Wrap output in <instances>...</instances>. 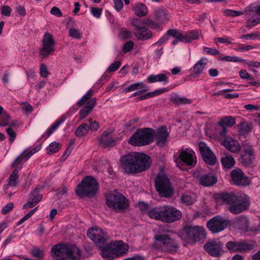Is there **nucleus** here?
<instances>
[{
    "mask_svg": "<svg viewBox=\"0 0 260 260\" xmlns=\"http://www.w3.org/2000/svg\"><path fill=\"white\" fill-rule=\"evenodd\" d=\"M91 14L96 18H100L102 15L103 9L102 8H97L95 7L90 8Z\"/></svg>",
    "mask_w": 260,
    "mask_h": 260,
    "instance_id": "nucleus-61",
    "label": "nucleus"
},
{
    "mask_svg": "<svg viewBox=\"0 0 260 260\" xmlns=\"http://www.w3.org/2000/svg\"><path fill=\"white\" fill-rule=\"evenodd\" d=\"M12 9L9 6H4L2 7L1 13L2 15L9 17L11 15Z\"/></svg>",
    "mask_w": 260,
    "mask_h": 260,
    "instance_id": "nucleus-64",
    "label": "nucleus"
},
{
    "mask_svg": "<svg viewBox=\"0 0 260 260\" xmlns=\"http://www.w3.org/2000/svg\"><path fill=\"white\" fill-rule=\"evenodd\" d=\"M89 129V125L87 123H82L76 129L75 134L79 138L85 136Z\"/></svg>",
    "mask_w": 260,
    "mask_h": 260,
    "instance_id": "nucleus-37",
    "label": "nucleus"
},
{
    "mask_svg": "<svg viewBox=\"0 0 260 260\" xmlns=\"http://www.w3.org/2000/svg\"><path fill=\"white\" fill-rule=\"evenodd\" d=\"M170 101L175 105L190 104L192 103L191 100L185 97H180L177 94L174 95L170 98Z\"/></svg>",
    "mask_w": 260,
    "mask_h": 260,
    "instance_id": "nucleus-34",
    "label": "nucleus"
},
{
    "mask_svg": "<svg viewBox=\"0 0 260 260\" xmlns=\"http://www.w3.org/2000/svg\"><path fill=\"white\" fill-rule=\"evenodd\" d=\"M242 154L254 155L253 146L248 143L243 144Z\"/></svg>",
    "mask_w": 260,
    "mask_h": 260,
    "instance_id": "nucleus-50",
    "label": "nucleus"
},
{
    "mask_svg": "<svg viewBox=\"0 0 260 260\" xmlns=\"http://www.w3.org/2000/svg\"><path fill=\"white\" fill-rule=\"evenodd\" d=\"M244 13H245V11H238L230 9H226L223 11V14L225 16H230L232 17L239 16Z\"/></svg>",
    "mask_w": 260,
    "mask_h": 260,
    "instance_id": "nucleus-49",
    "label": "nucleus"
},
{
    "mask_svg": "<svg viewBox=\"0 0 260 260\" xmlns=\"http://www.w3.org/2000/svg\"><path fill=\"white\" fill-rule=\"evenodd\" d=\"M232 183L238 186H245L249 185L250 180L245 175L243 172L239 168L232 170L230 173Z\"/></svg>",
    "mask_w": 260,
    "mask_h": 260,
    "instance_id": "nucleus-17",
    "label": "nucleus"
},
{
    "mask_svg": "<svg viewBox=\"0 0 260 260\" xmlns=\"http://www.w3.org/2000/svg\"><path fill=\"white\" fill-rule=\"evenodd\" d=\"M172 231L159 230L154 236L153 247L155 249L171 253L178 249V244L173 237Z\"/></svg>",
    "mask_w": 260,
    "mask_h": 260,
    "instance_id": "nucleus-4",
    "label": "nucleus"
},
{
    "mask_svg": "<svg viewBox=\"0 0 260 260\" xmlns=\"http://www.w3.org/2000/svg\"><path fill=\"white\" fill-rule=\"evenodd\" d=\"M99 184L95 179L91 176H87L77 186L76 192L80 198L85 196L93 197L97 192Z\"/></svg>",
    "mask_w": 260,
    "mask_h": 260,
    "instance_id": "nucleus-6",
    "label": "nucleus"
},
{
    "mask_svg": "<svg viewBox=\"0 0 260 260\" xmlns=\"http://www.w3.org/2000/svg\"><path fill=\"white\" fill-rule=\"evenodd\" d=\"M10 116L8 113L4 111L0 118V126L3 127L10 124Z\"/></svg>",
    "mask_w": 260,
    "mask_h": 260,
    "instance_id": "nucleus-47",
    "label": "nucleus"
},
{
    "mask_svg": "<svg viewBox=\"0 0 260 260\" xmlns=\"http://www.w3.org/2000/svg\"><path fill=\"white\" fill-rule=\"evenodd\" d=\"M221 60L225 61H233V62H245V60L240 58L237 56H224L220 59Z\"/></svg>",
    "mask_w": 260,
    "mask_h": 260,
    "instance_id": "nucleus-54",
    "label": "nucleus"
},
{
    "mask_svg": "<svg viewBox=\"0 0 260 260\" xmlns=\"http://www.w3.org/2000/svg\"><path fill=\"white\" fill-rule=\"evenodd\" d=\"M251 124L250 123L243 121L241 122L239 125V131L241 134H245L250 132L251 131Z\"/></svg>",
    "mask_w": 260,
    "mask_h": 260,
    "instance_id": "nucleus-40",
    "label": "nucleus"
},
{
    "mask_svg": "<svg viewBox=\"0 0 260 260\" xmlns=\"http://www.w3.org/2000/svg\"><path fill=\"white\" fill-rule=\"evenodd\" d=\"M207 64V59L202 58L191 69V74L189 75V77L190 78L198 77L202 73Z\"/></svg>",
    "mask_w": 260,
    "mask_h": 260,
    "instance_id": "nucleus-25",
    "label": "nucleus"
},
{
    "mask_svg": "<svg viewBox=\"0 0 260 260\" xmlns=\"http://www.w3.org/2000/svg\"><path fill=\"white\" fill-rule=\"evenodd\" d=\"M134 35L138 39L140 40H146L152 37L151 31L145 26L138 31H135Z\"/></svg>",
    "mask_w": 260,
    "mask_h": 260,
    "instance_id": "nucleus-30",
    "label": "nucleus"
},
{
    "mask_svg": "<svg viewBox=\"0 0 260 260\" xmlns=\"http://www.w3.org/2000/svg\"><path fill=\"white\" fill-rule=\"evenodd\" d=\"M236 222L239 224H241L244 226H247L248 224V220L246 216H241L236 219Z\"/></svg>",
    "mask_w": 260,
    "mask_h": 260,
    "instance_id": "nucleus-59",
    "label": "nucleus"
},
{
    "mask_svg": "<svg viewBox=\"0 0 260 260\" xmlns=\"http://www.w3.org/2000/svg\"><path fill=\"white\" fill-rule=\"evenodd\" d=\"M203 51L208 54L212 55H219L220 54V52L218 50L207 47H203Z\"/></svg>",
    "mask_w": 260,
    "mask_h": 260,
    "instance_id": "nucleus-62",
    "label": "nucleus"
},
{
    "mask_svg": "<svg viewBox=\"0 0 260 260\" xmlns=\"http://www.w3.org/2000/svg\"><path fill=\"white\" fill-rule=\"evenodd\" d=\"M31 255L38 258H42L44 256V252L39 248H33L31 250Z\"/></svg>",
    "mask_w": 260,
    "mask_h": 260,
    "instance_id": "nucleus-56",
    "label": "nucleus"
},
{
    "mask_svg": "<svg viewBox=\"0 0 260 260\" xmlns=\"http://www.w3.org/2000/svg\"><path fill=\"white\" fill-rule=\"evenodd\" d=\"M121 168L127 174L140 173L148 169L151 165L150 157L143 153L132 152L121 157Z\"/></svg>",
    "mask_w": 260,
    "mask_h": 260,
    "instance_id": "nucleus-1",
    "label": "nucleus"
},
{
    "mask_svg": "<svg viewBox=\"0 0 260 260\" xmlns=\"http://www.w3.org/2000/svg\"><path fill=\"white\" fill-rule=\"evenodd\" d=\"M204 248L209 255L215 257L220 256L224 253L222 243L217 240L206 242L204 245Z\"/></svg>",
    "mask_w": 260,
    "mask_h": 260,
    "instance_id": "nucleus-14",
    "label": "nucleus"
},
{
    "mask_svg": "<svg viewBox=\"0 0 260 260\" xmlns=\"http://www.w3.org/2000/svg\"><path fill=\"white\" fill-rule=\"evenodd\" d=\"M133 10L135 12V14L139 17L144 16L148 12L146 6L142 3L135 4L133 7Z\"/></svg>",
    "mask_w": 260,
    "mask_h": 260,
    "instance_id": "nucleus-33",
    "label": "nucleus"
},
{
    "mask_svg": "<svg viewBox=\"0 0 260 260\" xmlns=\"http://www.w3.org/2000/svg\"><path fill=\"white\" fill-rule=\"evenodd\" d=\"M199 34L198 31H188L186 36H184V40L185 41H183L185 43H190L192 40H196L198 38Z\"/></svg>",
    "mask_w": 260,
    "mask_h": 260,
    "instance_id": "nucleus-46",
    "label": "nucleus"
},
{
    "mask_svg": "<svg viewBox=\"0 0 260 260\" xmlns=\"http://www.w3.org/2000/svg\"><path fill=\"white\" fill-rule=\"evenodd\" d=\"M148 215L152 219L171 223L179 220L182 217L181 211L170 206H159L150 210Z\"/></svg>",
    "mask_w": 260,
    "mask_h": 260,
    "instance_id": "nucleus-3",
    "label": "nucleus"
},
{
    "mask_svg": "<svg viewBox=\"0 0 260 260\" xmlns=\"http://www.w3.org/2000/svg\"><path fill=\"white\" fill-rule=\"evenodd\" d=\"M254 11L260 15V6H257L254 7V9L253 10L252 5H250L246 8L245 12L247 16H251V13Z\"/></svg>",
    "mask_w": 260,
    "mask_h": 260,
    "instance_id": "nucleus-55",
    "label": "nucleus"
},
{
    "mask_svg": "<svg viewBox=\"0 0 260 260\" xmlns=\"http://www.w3.org/2000/svg\"><path fill=\"white\" fill-rule=\"evenodd\" d=\"M255 160L254 155L241 154L238 159L239 162L244 167H250L253 165Z\"/></svg>",
    "mask_w": 260,
    "mask_h": 260,
    "instance_id": "nucleus-29",
    "label": "nucleus"
},
{
    "mask_svg": "<svg viewBox=\"0 0 260 260\" xmlns=\"http://www.w3.org/2000/svg\"><path fill=\"white\" fill-rule=\"evenodd\" d=\"M221 144L232 153H238L241 150V146L238 141L231 137H225Z\"/></svg>",
    "mask_w": 260,
    "mask_h": 260,
    "instance_id": "nucleus-23",
    "label": "nucleus"
},
{
    "mask_svg": "<svg viewBox=\"0 0 260 260\" xmlns=\"http://www.w3.org/2000/svg\"><path fill=\"white\" fill-rule=\"evenodd\" d=\"M156 190L160 196L170 197L173 192V188L168 177L165 174H158L155 178Z\"/></svg>",
    "mask_w": 260,
    "mask_h": 260,
    "instance_id": "nucleus-10",
    "label": "nucleus"
},
{
    "mask_svg": "<svg viewBox=\"0 0 260 260\" xmlns=\"http://www.w3.org/2000/svg\"><path fill=\"white\" fill-rule=\"evenodd\" d=\"M170 133V131L165 125L158 127L156 132L154 130V138L156 140V144L160 147H164L167 143Z\"/></svg>",
    "mask_w": 260,
    "mask_h": 260,
    "instance_id": "nucleus-18",
    "label": "nucleus"
},
{
    "mask_svg": "<svg viewBox=\"0 0 260 260\" xmlns=\"http://www.w3.org/2000/svg\"><path fill=\"white\" fill-rule=\"evenodd\" d=\"M154 14L155 20L159 23L164 22L169 19V14L166 10H156L154 11Z\"/></svg>",
    "mask_w": 260,
    "mask_h": 260,
    "instance_id": "nucleus-31",
    "label": "nucleus"
},
{
    "mask_svg": "<svg viewBox=\"0 0 260 260\" xmlns=\"http://www.w3.org/2000/svg\"><path fill=\"white\" fill-rule=\"evenodd\" d=\"M168 77L167 74H159L157 75H150L147 78V81L149 83H154L156 82H168Z\"/></svg>",
    "mask_w": 260,
    "mask_h": 260,
    "instance_id": "nucleus-36",
    "label": "nucleus"
},
{
    "mask_svg": "<svg viewBox=\"0 0 260 260\" xmlns=\"http://www.w3.org/2000/svg\"><path fill=\"white\" fill-rule=\"evenodd\" d=\"M24 157H25L24 151H23L20 155L15 158V160L12 163L11 167L13 168L18 167L21 165L22 161H25L27 160V159H25Z\"/></svg>",
    "mask_w": 260,
    "mask_h": 260,
    "instance_id": "nucleus-51",
    "label": "nucleus"
},
{
    "mask_svg": "<svg viewBox=\"0 0 260 260\" xmlns=\"http://www.w3.org/2000/svg\"><path fill=\"white\" fill-rule=\"evenodd\" d=\"M204 229L199 226L187 225L184 228L182 238L188 243H193L206 238Z\"/></svg>",
    "mask_w": 260,
    "mask_h": 260,
    "instance_id": "nucleus-8",
    "label": "nucleus"
},
{
    "mask_svg": "<svg viewBox=\"0 0 260 260\" xmlns=\"http://www.w3.org/2000/svg\"><path fill=\"white\" fill-rule=\"evenodd\" d=\"M154 132V129L151 128L138 129L130 137L128 143L138 146L148 145L153 140Z\"/></svg>",
    "mask_w": 260,
    "mask_h": 260,
    "instance_id": "nucleus-7",
    "label": "nucleus"
},
{
    "mask_svg": "<svg viewBox=\"0 0 260 260\" xmlns=\"http://www.w3.org/2000/svg\"><path fill=\"white\" fill-rule=\"evenodd\" d=\"M132 36V32L127 30L126 28H122L121 29L120 36L123 39H128L131 38Z\"/></svg>",
    "mask_w": 260,
    "mask_h": 260,
    "instance_id": "nucleus-63",
    "label": "nucleus"
},
{
    "mask_svg": "<svg viewBox=\"0 0 260 260\" xmlns=\"http://www.w3.org/2000/svg\"><path fill=\"white\" fill-rule=\"evenodd\" d=\"M181 202L187 205H190L194 203L196 201L194 197L187 194H183L181 198Z\"/></svg>",
    "mask_w": 260,
    "mask_h": 260,
    "instance_id": "nucleus-48",
    "label": "nucleus"
},
{
    "mask_svg": "<svg viewBox=\"0 0 260 260\" xmlns=\"http://www.w3.org/2000/svg\"><path fill=\"white\" fill-rule=\"evenodd\" d=\"M179 159L186 165L194 167L197 164V157L195 153L191 150H183L179 155Z\"/></svg>",
    "mask_w": 260,
    "mask_h": 260,
    "instance_id": "nucleus-21",
    "label": "nucleus"
},
{
    "mask_svg": "<svg viewBox=\"0 0 260 260\" xmlns=\"http://www.w3.org/2000/svg\"><path fill=\"white\" fill-rule=\"evenodd\" d=\"M145 26H148L151 29L158 28L159 25L158 22H155L150 18L144 19Z\"/></svg>",
    "mask_w": 260,
    "mask_h": 260,
    "instance_id": "nucleus-52",
    "label": "nucleus"
},
{
    "mask_svg": "<svg viewBox=\"0 0 260 260\" xmlns=\"http://www.w3.org/2000/svg\"><path fill=\"white\" fill-rule=\"evenodd\" d=\"M51 254L54 260H80L81 252L74 244H57L52 246Z\"/></svg>",
    "mask_w": 260,
    "mask_h": 260,
    "instance_id": "nucleus-5",
    "label": "nucleus"
},
{
    "mask_svg": "<svg viewBox=\"0 0 260 260\" xmlns=\"http://www.w3.org/2000/svg\"><path fill=\"white\" fill-rule=\"evenodd\" d=\"M67 25L69 28V35L71 37L77 39L82 38V34L79 29L75 28L76 22L72 18H69Z\"/></svg>",
    "mask_w": 260,
    "mask_h": 260,
    "instance_id": "nucleus-28",
    "label": "nucleus"
},
{
    "mask_svg": "<svg viewBox=\"0 0 260 260\" xmlns=\"http://www.w3.org/2000/svg\"><path fill=\"white\" fill-rule=\"evenodd\" d=\"M221 162L224 168L230 169L235 164V160L232 156L225 155L221 159Z\"/></svg>",
    "mask_w": 260,
    "mask_h": 260,
    "instance_id": "nucleus-38",
    "label": "nucleus"
},
{
    "mask_svg": "<svg viewBox=\"0 0 260 260\" xmlns=\"http://www.w3.org/2000/svg\"><path fill=\"white\" fill-rule=\"evenodd\" d=\"M31 201L37 204L42 199V195L39 193L38 190L37 189H34L29 194Z\"/></svg>",
    "mask_w": 260,
    "mask_h": 260,
    "instance_id": "nucleus-45",
    "label": "nucleus"
},
{
    "mask_svg": "<svg viewBox=\"0 0 260 260\" xmlns=\"http://www.w3.org/2000/svg\"><path fill=\"white\" fill-rule=\"evenodd\" d=\"M100 145L104 148L114 147L119 141L118 138H113L111 134L108 131H104L102 135L98 137Z\"/></svg>",
    "mask_w": 260,
    "mask_h": 260,
    "instance_id": "nucleus-20",
    "label": "nucleus"
},
{
    "mask_svg": "<svg viewBox=\"0 0 260 260\" xmlns=\"http://www.w3.org/2000/svg\"><path fill=\"white\" fill-rule=\"evenodd\" d=\"M93 94V90L89 89L86 93L84 95L82 98L79 101L77 105L79 106H83L86 102H88L91 99L90 98Z\"/></svg>",
    "mask_w": 260,
    "mask_h": 260,
    "instance_id": "nucleus-42",
    "label": "nucleus"
},
{
    "mask_svg": "<svg viewBox=\"0 0 260 260\" xmlns=\"http://www.w3.org/2000/svg\"><path fill=\"white\" fill-rule=\"evenodd\" d=\"M6 132L9 137V141L10 143H13L16 137V134L15 131L11 127H9L6 129Z\"/></svg>",
    "mask_w": 260,
    "mask_h": 260,
    "instance_id": "nucleus-58",
    "label": "nucleus"
},
{
    "mask_svg": "<svg viewBox=\"0 0 260 260\" xmlns=\"http://www.w3.org/2000/svg\"><path fill=\"white\" fill-rule=\"evenodd\" d=\"M96 101L95 98H91L86 105L80 110L79 119L80 120L84 119L91 113L95 106Z\"/></svg>",
    "mask_w": 260,
    "mask_h": 260,
    "instance_id": "nucleus-27",
    "label": "nucleus"
},
{
    "mask_svg": "<svg viewBox=\"0 0 260 260\" xmlns=\"http://www.w3.org/2000/svg\"><path fill=\"white\" fill-rule=\"evenodd\" d=\"M135 90L147 91L149 90V88L148 86L143 82H137L129 85L124 89V91L126 92H131Z\"/></svg>",
    "mask_w": 260,
    "mask_h": 260,
    "instance_id": "nucleus-32",
    "label": "nucleus"
},
{
    "mask_svg": "<svg viewBox=\"0 0 260 260\" xmlns=\"http://www.w3.org/2000/svg\"><path fill=\"white\" fill-rule=\"evenodd\" d=\"M259 36L260 34L258 31H255L251 34L243 35L240 37V38L246 40H255L257 39Z\"/></svg>",
    "mask_w": 260,
    "mask_h": 260,
    "instance_id": "nucleus-53",
    "label": "nucleus"
},
{
    "mask_svg": "<svg viewBox=\"0 0 260 260\" xmlns=\"http://www.w3.org/2000/svg\"><path fill=\"white\" fill-rule=\"evenodd\" d=\"M230 221L219 215L216 216L207 222V226L213 233H217L224 230Z\"/></svg>",
    "mask_w": 260,
    "mask_h": 260,
    "instance_id": "nucleus-12",
    "label": "nucleus"
},
{
    "mask_svg": "<svg viewBox=\"0 0 260 260\" xmlns=\"http://www.w3.org/2000/svg\"><path fill=\"white\" fill-rule=\"evenodd\" d=\"M121 62L119 61H116L112 63L108 68V72H113L116 71L120 66Z\"/></svg>",
    "mask_w": 260,
    "mask_h": 260,
    "instance_id": "nucleus-60",
    "label": "nucleus"
},
{
    "mask_svg": "<svg viewBox=\"0 0 260 260\" xmlns=\"http://www.w3.org/2000/svg\"><path fill=\"white\" fill-rule=\"evenodd\" d=\"M114 243L115 258L122 256L128 252L129 246L127 244L124 243L122 241H115Z\"/></svg>",
    "mask_w": 260,
    "mask_h": 260,
    "instance_id": "nucleus-26",
    "label": "nucleus"
},
{
    "mask_svg": "<svg viewBox=\"0 0 260 260\" xmlns=\"http://www.w3.org/2000/svg\"><path fill=\"white\" fill-rule=\"evenodd\" d=\"M18 172L19 170L15 169L8 178L7 184L4 186L5 193L8 194L10 197H11L13 194L12 189H11V188H13L17 185Z\"/></svg>",
    "mask_w": 260,
    "mask_h": 260,
    "instance_id": "nucleus-22",
    "label": "nucleus"
},
{
    "mask_svg": "<svg viewBox=\"0 0 260 260\" xmlns=\"http://www.w3.org/2000/svg\"><path fill=\"white\" fill-rule=\"evenodd\" d=\"M64 119L63 117H60L55 122L52 124L51 127L48 128L46 132L42 136V138H45L46 136L49 137L61 124Z\"/></svg>",
    "mask_w": 260,
    "mask_h": 260,
    "instance_id": "nucleus-35",
    "label": "nucleus"
},
{
    "mask_svg": "<svg viewBox=\"0 0 260 260\" xmlns=\"http://www.w3.org/2000/svg\"><path fill=\"white\" fill-rule=\"evenodd\" d=\"M199 148L204 161L209 165H215L217 162L216 156L207 145L201 142L199 144Z\"/></svg>",
    "mask_w": 260,
    "mask_h": 260,
    "instance_id": "nucleus-15",
    "label": "nucleus"
},
{
    "mask_svg": "<svg viewBox=\"0 0 260 260\" xmlns=\"http://www.w3.org/2000/svg\"><path fill=\"white\" fill-rule=\"evenodd\" d=\"M219 123L222 126L231 127L236 123V120L232 116H225L221 119Z\"/></svg>",
    "mask_w": 260,
    "mask_h": 260,
    "instance_id": "nucleus-39",
    "label": "nucleus"
},
{
    "mask_svg": "<svg viewBox=\"0 0 260 260\" xmlns=\"http://www.w3.org/2000/svg\"><path fill=\"white\" fill-rule=\"evenodd\" d=\"M42 42V47L39 53L41 56L46 57L54 51L55 41L51 34L46 32L43 37Z\"/></svg>",
    "mask_w": 260,
    "mask_h": 260,
    "instance_id": "nucleus-13",
    "label": "nucleus"
},
{
    "mask_svg": "<svg viewBox=\"0 0 260 260\" xmlns=\"http://www.w3.org/2000/svg\"><path fill=\"white\" fill-rule=\"evenodd\" d=\"M87 236L96 244L104 245L107 242V236L98 227H92L87 232Z\"/></svg>",
    "mask_w": 260,
    "mask_h": 260,
    "instance_id": "nucleus-16",
    "label": "nucleus"
},
{
    "mask_svg": "<svg viewBox=\"0 0 260 260\" xmlns=\"http://www.w3.org/2000/svg\"><path fill=\"white\" fill-rule=\"evenodd\" d=\"M60 148V144L55 141L51 143L47 147V151L48 154H53L57 152Z\"/></svg>",
    "mask_w": 260,
    "mask_h": 260,
    "instance_id": "nucleus-41",
    "label": "nucleus"
},
{
    "mask_svg": "<svg viewBox=\"0 0 260 260\" xmlns=\"http://www.w3.org/2000/svg\"><path fill=\"white\" fill-rule=\"evenodd\" d=\"M106 204L108 207L116 211L126 209L128 206V200L124 196L117 191L107 194Z\"/></svg>",
    "mask_w": 260,
    "mask_h": 260,
    "instance_id": "nucleus-9",
    "label": "nucleus"
},
{
    "mask_svg": "<svg viewBox=\"0 0 260 260\" xmlns=\"http://www.w3.org/2000/svg\"><path fill=\"white\" fill-rule=\"evenodd\" d=\"M254 245L245 240H232L227 242L225 247L230 252H246L254 248Z\"/></svg>",
    "mask_w": 260,
    "mask_h": 260,
    "instance_id": "nucleus-11",
    "label": "nucleus"
},
{
    "mask_svg": "<svg viewBox=\"0 0 260 260\" xmlns=\"http://www.w3.org/2000/svg\"><path fill=\"white\" fill-rule=\"evenodd\" d=\"M134 42L132 41H128L124 44L122 50L124 53H127L131 51L134 48Z\"/></svg>",
    "mask_w": 260,
    "mask_h": 260,
    "instance_id": "nucleus-57",
    "label": "nucleus"
},
{
    "mask_svg": "<svg viewBox=\"0 0 260 260\" xmlns=\"http://www.w3.org/2000/svg\"><path fill=\"white\" fill-rule=\"evenodd\" d=\"M222 204L225 205L227 210L234 215L241 214L249 209L250 201L246 194H235L222 192L218 194Z\"/></svg>",
    "mask_w": 260,
    "mask_h": 260,
    "instance_id": "nucleus-2",
    "label": "nucleus"
},
{
    "mask_svg": "<svg viewBox=\"0 0 260 260\" xmlns=\"http://www.w3.org/2000/svg\"><path fill=\"white\" fill-rule=\"evenodd\" d=\"M167 35H168V37L169 38L170 36L173 37L174 38H177L178 39H180L181 42L185 41V40L184 38V35L180 34V32L177 30V29H169L167 31V32L166 33Z\"/></svg>",
    "mask_w": 260,
    "mask_h": 260,
    "instance_id": "nucleus-43",
    "label": "nucleus"
},
{
    "mask_svg": "<svg viewBox=\"0 0 260 260\" xmlns=\"http://www.w3.org/2000/svg\"><path fill=\"white\" fill-rule=\"evenodd\" d=\"M193 176L197 178L200 184L204 186H209L215 184L217 178L211 173L203 174L200 171H196L193 173Z\"/></svg>",
    "mask_w": 260,
    "mask_h": 260,
    "instance_id": "nucleus-19",
    "label": "nucleus"
},
{
    "mask_svg": "<svg viewBox=\"0 0 260 260\" xmlns=\"http://www.w3.org/2000/svg\"><path fill=\"white\" fill-rule=\"evenodd\" d=\"M99 247L101 254L104 258L112 259L115 258L114 243L112 241L108 244L106 242L104 245Z\"/></svg>",
    "mask_w": 260,
    "mask_h": 260,
    "instance_id": "nucleus-24",
    "label": "nucleus"
},
{
    "mask_svg": "<svg viewBox=\"0 0 260 260\" xmlns=\"http://www.w3.org/2000/svg\"><path fill=\"white\" fill-rule=\"evenodd\" d=\"M131 24L134 27L135 31L141 29L145 26L144 19H141L139 18L133 19L131 20Z\"/></svg>",
    "mask_w": 260,
    "mask_h": 260,
    "instance_id": "nucleus-44",
    "label": "nucleus"
}]
</instances>
